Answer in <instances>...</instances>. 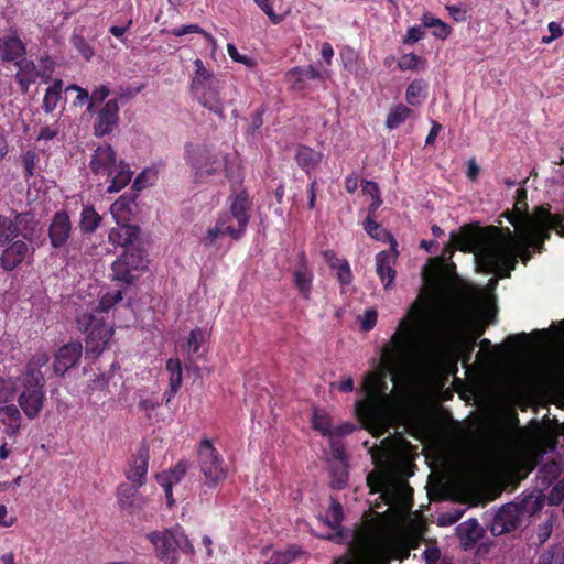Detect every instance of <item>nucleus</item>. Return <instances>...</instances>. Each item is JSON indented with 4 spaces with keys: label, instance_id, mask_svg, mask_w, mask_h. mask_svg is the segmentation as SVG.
Instances as JSON below:
<instances>
[{
    "label": "nucleus",
    "instance_id": "f257e3e1",
    "mask_svg": "<svg viewBox=\"0 0 564 564\" xmlns=\"http://www.w3.org/2000/svg\"><path fill=\"white\" fill-rule=\"evenodd\" d=\"M427 318V305L420 297L410 306L408 315L399 322L391 337V346L382 349L378 369L369 372L364 380L366 399L356 403V411L360 417L371 422L381 419L382 408L390 400L387 393V378L391 377V380H394L402 360L420 350L426 343Z\"/></svg>",
    "mask_w": 564,
    "mask_h": 564
},
{
    "label": "nucleus",
    "instance_id": "f03ea898",
    "mask_svg": "<svg viewBox=\"0 0 564 564\" xmlns=\"http://www.w3.org/2000/svg\"><path fill=\"white\" fill-rule=\"evenodd\" d=\"M512 239L509 227H479L476 224H467L462 226L458 232H451L449 241L443 248V256L452 258L456 249L471 252L484 272L509 278L510 272L517 267L510 249Z\"/></svg>",
    "mask_w": 564,
    "mask_h": 564
},
{
    "label": "nucleus",
    "instance_id": "7ed1b4c3",
    "mask_svg": "<svg viewBox=\"0 0 564 564\" xmlns=\"http://www.w3.org/2000/svg\"><path fill=\"white\" fill-rule=\"evenodd\" d=\"M121 300L122 291L107 293L96 307L77 313V328L86 334V357L95 359L106 349L113 335L112 324L107 321L108 314L110 308Z\"/></svg>",
    "mask_w": 564,
    "mask_h": 564
},
{
    "label": "nucleus",
    "instance_id": "20e7f679",
    "mask_svg": "<svg viewBox=\"0 0 564 564\" xmlns=\"http://www.w3.org/2000/svg\"><path fill=\"white\" fill-rule=\"evenodd\" d=\"M194 74L189 83V93L194 100L219 119H225V101L221 96L223 82L207 69L202 59L194 61Z\"/></svg>",
    "mask_w": 564,
    "mask_h": 564
},
{
    "label": "nucleus",
    "instance_id": "39448f33",
    "mask_svg": "<svg viewBox=\"0 0 564 564\" xmlns=\"http://www.w3.org/2000/svg\"><path fill=\"white\" fill-rule=\"evenodd\" d=\"M90 169L94 174L106 175L110 178L108 193H118L123 189L132 178V171L123 160L117 161L113 148L108 144L99 145L90 160Z\"/></svg>",
    "mask_w": 564,
    "mask_h": 564
},
{
    "label": "nucleus",
    "instance_id": "423d86ee",
    "mask_svg": "<svg viewBox=\"0 0 564 564\" xmlns=\"http://www.w3.org/2000/svg\"><path fill=\"white\" fill-rule=\"evenodd\" d=\"M543 507L539 496L528 495L519 501L503 505L495 514L490 531L494 535H502L517 530L524 518L538 513Z\"/></svg>",
    "mask_w": 564,
    "mask_h": 564
},
{
    "label": "nucleus",
    "instance_id": "0eeeda50",
    "mask_svg": "<svg viewBox=\"0 0 564 564\" xmlns=\"http://www.w3.org/2000/svg\"><path fill=\"white\" fill-rule=\"evenodd\" d=\"M228 154L215 152L206 145L187 151V162L194 170L196 182L207 183L214 177L228 176Z\"/></svg>",
    "mask_w": 564,
    "mask_h": 564
},
{
    "label": "nucleus",
    "instance_id": "6e6552de",
    "mask_svg": "<svg viewBox=\"0 0 564 564\" xmlns=\"http://www.w3.org/2000/svg\"><path fill=\"white\" fill-rule=\"evenodd\" d=\"M147 539L153 545L156 557L165 564H177L180 551L194 553V546L188 538L177 530H155L147 534Z\"/></svg>",
    "mask_w": 564,
    "mask_h": 564
},
{
    "label": "nucleus",
    "instance_id": "1a4fd4ad",
    "mask_svg": "<svg viewBox=\"0 0 564 564\" xmlns=\"http://www.w3.org/2000/svg\"><path fill=\"white\" fill-rule=\"evenodd\" d=\"M482 330L471 334L458 316L451 317L442 329L441 344L446 349L460 355L464 362L471 359L477 339Z\"/></svg>",
    "mask_w": 564,
    "mask_h": 564
},
{
    "label": "nucleus",
    "instance_id": "9d476101",
    "mask_svg": "<svg viewBox=\"0 0 564 564\" xmlns=\"http://www.w3.org/2000/svg\"><path fill=\"white\" fill-rule=\"evenodd\" d=\"M197 455L199 470L204 476V484L208 488H216L228 475V468L224 458L208 438L200 441Z\"/></svg>",
    "mask_w": 564,
    "mask_h": 564
},
{
    "label": "nucleus",
    "instance_id": "9b49d317",
    "mask_svg": "<svg viewBox=\"0 0 564 564\" xmlns=\"http://www.w3.org/2000/svg\"><path fill=\"white\" fill-rule=\"evenodd\" d=\"M371 518L364 519L360 527L354 533V542L365 553L379 550L383 544L386 530L384 513L372 512Z\"/></svg>",
    "mask_w": 564,
    "mask_h": 564
},
{
    "label": "nucleus",
    "instance_id": "f8f14e48",
    "mask_svg": "<svg viewBox=\"0 0 564 564\" xmlns=\"http://www.w3.org/2000/svg\"><path fill=\"white\" fill-rule=\"evenodd\" d=\"M21 383L23 389L18 397L19 408L29 420H34L40 415L46 400L45 382L21 377Z\"/></svg>",
    "mask_w": 564,
    "mask_h": 564
},
{
    "label": "nucleus",
    "instance_id": "ddd939ff",
    "mask_svg": "<svg viewBox=\"0 0 564 564\" xmlns=\"http://www.w3.org/2000/svg\"><path fill=\"white\" fill-rule=\"evenodd\" d=\"M228 214H230L235 218L237 227L227 226L226 230L229 232V237L232 240H240L245 236L248 224L251 218L252 203L249 198L248 193L245 189L238 193H232L228 197Z\"/></svg>",
    "mask_w": 564,
    "mask_h": 564
},
{
    "label": "nucleus",
    "instance_id": "4468645a",
    "mask_svg": "<svg viewBox=\"0 0 564 564\" xmlns=\"http://www.w3.org/2000/svg\"><path fill=\"white\" fill-rule=\"evenodd\" d=\"M511 235L513 236V239L510 241V249L517 262V245H519L527 253H529V249L533 252L542 253L545 250V241L551 238L547 234V229H541L536 224V220L531 219L525 220V230L520 235H516L512 230Z\"/></svg>",
    "mask_w": 564,
    "mask_h": 564
},
{
    "label": "nucleus",
    "instance_id": "2eb2a0df",
    "mask_svg": "<svg viewBox=\"0 0 564 564\" xmlns=\"http://www.w3.org/2000/svg\"><path fill=\"white\" fill-rule=\"evenodd\" d=\"M367 485L372 494L379 492L386 505L392 506L402 498H405L408 494H412V488L406 481H400L399 484H391L381 475L369 474L367 476Z\"/></svg>",
    "mask_w": 564,
    "mask_h": 564
},
{
    "label": "nucleus",
    "instance_id": "dca6fc26",
    "mask_svg": "<svg viewBox=\"0 0 564 564\" xmlns=\"http://www.w3.org/2000/svg\"><path fill=\"white\" fill-rule=\"evenodd\" d=\"M142 486L121 482L116 490L117 503L120 510L129 513H139L147 505V498L143 497L139 489Z\"/></svg>",
    "mask_w": 564,
    "mask_h": 564
},
{
    "label": "nucleus",
    "instance_id": "f3484780",
    "mask_svg": "<svg viewBox=\"0 0 564 564\" xmlns=\"http://www.w3.org/2000/svg\"><path fill=\"white\" fill-rule=\"evenodd\" d=\"M73 224L66 210H58L53 215L48 226V239L52 248H65L70 239Z\"/></svg>",
    "mask_w": 564,
    "mask_h": 564
},
{
    "label": "nucleus",
    "instance_id": "a211bd4d",
    "mask_svg": "<svg viewBox=\"0 0 564 564\" xmlns=\"http://www.w3.org/2000/svg\"><path fill=\"white\" fill-rule=\"evenodd\" d=\"M119 104L117 99L108 100L97 112L93 128L96 137L110 134L119 123Z\"/></svg>",
    "mask_w": 564,
    "mask_h": 564
},
{
    "label": "nucleus",
    "instance_id": "6ab92c4d",
    "mask_svg": "<svg viewBox=\"0 0 564 564\" xmlns=\"http://www.w3.org/2000/svg\"><path fill=\"white\" fill-rule=\"evenodd\" d=\"M82 355L83 346L79 341H70L59 347L52 365L54 373L64 376L69 369L77 366Z\"/></svg>",
    "mask_w": 564,
    "mask_h": 564
},
{
    "label": "nucleus",
    "instance_id": "aec40b11",
    "mask_svg": "<svg viewBox=\"0 0 564 564\" xmlns=\"http://www.w3.org/2000/svg\"><path fill=\"white\" fill-rule=\"evenodd\" d=\"M149 459L150 455L147 446L140 447L131 457L124 470V476L131 484L143 486L147 482Z\"/></svg>",
    "mask_w": 564,
    "mask_h": 564
},
{
    "label": "nucleus",
    "instance_id": "412c9836",
    "mask_svg": "<svg viewBox=\"0 0 564 564\" xmlns=\"http://www.w3.org/2000/svg\"><path fill=\"white\" fill-rule=\"evenodd\" d=\"M26 46L20 39L17 31H11L0 37V59L2 62H13L14 64L24 58Z\"/></svg>",
    "mask_w": 564,
    "mask_h": 564
},
{
    "label": "nucleus",
    "instance_id": "4be33fe9",
    "mask_svg": "<svg viewBox=\"0 0 564 564\" xmlns=\"http://www.w3.org/2000/svg\"><path fill=\"white\" fill-rule=\"evenodd\" d=\"M299 267L293 272V283L297 289L300 295L308 300L312 292L313 272L307 265L305 252L302 251L299 254Z\"/></svg>",
    "mask_w": 564,
    "mask_h": 564
},
{
    "label": "nucleus",
    "instance_id": "5701e85b",
    "mask_svg": "<svg viewBox=\"0 0 564 564\" xmlns=\"http://www.w3.org/2000/svg\"><path fill=\"white\" fill-rule=\"evenodd\" d=\"M208 333L203 327H195L189 332L186 340V350L188 364H194L196 359L203 358L207 351L206 343Z\"/></svg>",
    "mask_w": 564,
    "mask_h": 564
},
{
    "label": "nucleus",
    "instance_id": "b1692460",
    "mask_svg": "<svg viewBox=\"0 0 564 564\" xmlns=\"http://www.w3.org/2000/svg\"><path fill=\"white\" fill-rule=\"evenodd\" d=\"M29 251L28 245L23 240H15L6 248L0 257V265L7 271H12L21 264Z\"/></svg>",
    "mask_w": 564,
    "mask_h": 564
},
{
    "label": "nucleus",
    "instance_id": "393cba45",
    "mask_svg": "<svg viewBox=\"0 0 564 564\" xmlns=\"http://www.w3.org/2000/svg\"><path fill=\"white\" fill-rule=\"evenodd\" d=\"M14 65L18 67L14 80L19 84L20 90L25 94L30 86L34 84L39 77H42V75L37 70L35 63L31 59H26L25 57Z\"/></svg>",
    "mask_w": 564,
    "mask_h": 564
},
{
    "label": "nucleus",
    "instance_id": "a878e982",
    "mask_svg": "<svg viewBox=\"0 0 564 564\" xmlns=\"http://www.w3.org/2000/svg\"><path fill=\"white\" fill-rule=\"evenodd\" d=\"M140 236V227L135 225H122L109 231V242L127 248L134 247Z\"/></svg>",
    "mask_w": 564,
    "mask_h": 564
},
{
    "label": "nucleus",
    "instance_id": "bb28decb",
    "mask_svg": "<svg viewBox=\"0 0 564 564\" xmlns=\"http://www.w3.org/2000/svg\"><path fill=\"white\" fill-rule=\"evenodd\" d=\"M533 217L536 218V224L541 229H547L550 236L554 230L557 235L564 237V216L562 214H552L547 209L540 207Z\"/></svg>",
    "mask_w": 564,
    "mask_h": 564
},
{
    "label": "nucleus",
    "instance_id": "cd10ccee",
    "mask_svg": "<svg viewBox=\"0 0 564 564\" xmlns=\"http://www.w3.org/2000/svg\"><path fill=\"white\" fill-rule=\"evenodd\" d=\"M323 160V153L306 145H299L295 154L297 165L311 175Z\"/></svg>",
    "mask_w": 564,
    "mask_h": 564
},
{
    "label": "nucleus",
    "instance_id": "c85d7f7f",
    "mask_svg": "<svg viewBox=\"0 0 564 564\" xmlns=\"http://www.w3.org/2000/svg\"><path fill=\"white\" fill-rule=\"evenodd\" d=\"M227 226L237 227V223L230 214L224 213L218 217L215 226L207 230L203 240L204 245L213 246L220 236L229 237V232L226 230Z\"/></svg>",
    "mask_w": 564,
    "mask_h": 564
},
{
    "label": "nucleus",
    "instance_id": "c756f323",
    "mask_svg": "<svg viewBox=\"0 0 564 564\" xmlns=\"http://www.w3.org/2000/svg\"><path fill=\"white\" fill-rule=\"evenodd\" d=\"M391 263L392 256L388 251H381L376 256V271L386 289L393 283L397 274Z\"/></svg>",
    "mask_w": 564,
    "mask_h": 564
},
{
    "label": "nucleus",
    "instance_id": "7c9ffc66",
    "mask_svg": "<svg viewBox=\"0 0 564 564\" xmlns=\"http://www.w3.org/2000/svg\"><path fill=\"white\" fill-rule=\"evenodd\" d=\"M166 370L170 373V391L165 393L166 400L165 403L169 404L171 399L175 395L178 389L182 386L183 375H182V364L178 358H169L166 361Z\"/></svg>",
    "mask_w": 564,
    "mask_h": 564
},
{
    "label": "nucleus",
    "instance_id": "2f4dec72",
    "mask_svg": "<svg viewBox=\"0 0 564 564\" xmlns=\"http://www.w3.org/2000/svg\"><path fill=\"white\" fill-rule=\"evenodd\" d=\"M50 361V355L45 351H40L33 355V357L28 361L24 372L22 377L40 380V382H45L44 375L41 371V368L46 366Z\"/></svg>",
    "mask_w": 564,
    "mask_h": 564
},
{
    "label": "nucleus",
    "instance_id": "473e14b6",
    "mask_svg": "<svg viewBox=\"0 0 564 564\" xmlns=\"http://www.w3.org/2000/svg\"><path fill=\"white\" fill-rule=\"evenodd\" d=\"M101 223V216L96 212L94 206L85 205L80 213L79 227L84 234H93L97 230Z\"/></svg>",
    "mask_w": 564,
    "mask_h": 564
},
{
    "label": "nucleus",
    "instance_id": "72a5a7b5",
    "mask_svg": "<svg viewBox=\"0 0 564 564\" xmlns=\"http://www.w3.org/2000/svg\"><path fill=\"white\" fill-rule=\"evenodd\" d=\"M188 462L180 460L173 468L167 471H163L156 475V481L159 484H170L176 485L178 484L185 476L188 469Z\"/></svg>",
    "mask_w": 564,
    "mask_h": 564
},
{
    "label": "nucleus",
    "instance_id": "f704fd0d",
    "mask_svg": "<svg viewBox=\"0 0 564 564\" xmlns=\"http://www.w3.org/2000/svg\"><path fill=\"white\" fill-rule=\"evenodd\" d=\"M111 269L113 280L123 282L126 284H132L134 282L135 276L132 273L134 270L128 264L126 258L122 256L113 261Z\"/></svg>",
    "mask_w": 564,
    "mask_h": 564
},
{
    "label": "nucleus",
    "instance_id": "c9c22d12",
    "mask_svg": "<svg viewBox=\"0 0 564 564\" xmlns=\"http://www.w3.org/2000/svg\"><path fill=\"white\" fill-rule=\"evenodd\" d=\"M427 85L423 79L412 80L405 91V100L411 106H420L426 97Z\"/></svg>",
    "mask_w": 564,
    "mask_h": 564
},
{
    "label": "nucleus",
    "instance_id": "e433bc0d",
    "mask_svg": "<svg viewBox=\"0 0 564 564\" xmlns=\"http://www.w3.org/2000/svg\"><path fill=\"white\" fill-rule=\"evenodd\" d=\"M412 113L413 111L409 107L402 104L395 105L388 112L386 127L389 130H393L402 124Z\"/></svg>",
    "mask_w": 564,
    "mask_h": 564
},
{
    "label": "nucleus",
    "instance_id": "4c0bfd02",
    "mask_svg": "<svg viewBox=\"0 0 564 564\" xmlns=\"http://www.w3.org/2000/svg\"><path fill=\"white\" fill-rule=\"evenodd\" d=\"M364 229L371 238L378 241L387 242L393 240L391 234L370 215L364 221Z\"/></svg>",
    "mask_w": 564,
    "mask_h": 564
},
{
    "label": "nucleus",
    "instance_id": "58836bf2",
    "mask_svg": "<svg viewBox=\"0 0 564 564\" xmlns=\"http://www.w3.org/2000/svg\"><path fill=\"white\" fill-rule=\"evenodd\" d=\"M505 218L517 229L518 235L525 230V220H536L533 215L522 210L521 207L514 206L513 210H507L502 214Z\"/></svg>",
    "mask_w": 564,
    "mask_h": 564
},
{
    "label": "nucleus",
    "instance_id": "ea45409f",
    "mask_svg": "<svg viewBox=\"0 0 564 564\" xmlns=\"http://www.w3.org/2000/svg\"><path fill=\"white\" fill-rule=\"evenodd\" d=\"M121 256L126 258L128 264L135 271H142L147 268V253L143 249L137 248L135 246L127 248Z\"/></svg>",
    "mask_w": 564,
    "mask_h": 564
},
{
    "label": "nucleus",
    "instance_id": "a19ab883",
    "mask_svg": "<svg viewBox=\"0 0 564 564\" xmlns=\"http://www.w3.org/2000/svg\"><path fill=\"white\" fill-rule=\"evenodd\" d=\"M20 228L15 220L0 216V245L4 246L9 242L15 241L19 236Z\"/></svg>",
    "mask_w": 564,
    "mask_h": 564
},
{
    "label": "nucleus",
    "instance_id": "79ce46f5",
    "mask_svg": "<svg viewBox=\"0 0 564 564\" xmlns=\"http://www.w3.org/2000/svg\"><path fill=\"white\" fill-rule=\"evenodd\" d=\"M24 169V180L28 182L31 177L39 174L40 155L33 150H26L21 158Z\"/></svg>",
    "mask_w": 564,
    "mask_h": 564
},
{
    "label": "nucleus",
    "instance_id": "37998d69",
    "mask_svg": "<svg viewBox=\"0 0 564 564\" xmlns=\"http://www.w3.org/2000/svg\"><path fill=\"white\" fill-rule=\"evenodd\" d=\"M344 520L343 507L337 500H332L329 509L327 511V524L337 531V535L341 536L343 529L341 522Z\"/></svg>",
    "mask_w": 564,
    "mask_h": 564
},
{
    "label": "nucleus",
    "instance_id": "c03bdc74",
    "mask_svg": "<svg viewBox=\"0 0 564 564\" xmlns=\"http://www.w3.org/2000/svg\"><path fill=\"white\" fill-rule=\"evenodd\" d=\"M370 452L373 460H376L377 458L391 459L397 453V446L393 440L387 437L381 441L380 446H373Z\"/></svg>",
    "mask_w": 564,
    "mask_h": 564
},
{
    "label": "nucleus",
    "instance_id": "a18cd8bd",
    "mask_svg": "<svg viewBox=\"0 0 564 564\" xmlns=\"http://www.w3.org/2000/svg\"><path fill=\"white\" fill-rule=\"evenodd\" d=\"M313 429L321 432L322 435H332V419L325 411L315 410L312 417Z\"/></svg>",
    "mask_w": 564,
    "mask_h": 564
},
{
    "label": "nucleus",
    "instance_id": "49530a36",
    "mask_svg": "<svg viewBox=\"0 0 564 564\" xmlns=\"http://www.w3.org/2000/svg\"><path fill=\"white\" fill-rule=\"evenodd\" d=\"M70 43L86 61H89L94 56V48L83 35L74 34L70 39Z\"/></svg>",
    "mask_w": 564,
    "mask_h": 564
},
{
    "label": "nucleus",
    "instance_id": "de8ad7c7",
    "mask_svg": "<svg viewBox=\"0 0 564 564\" xmlns=\"http://www.w3.org/2000/svg\"><path fill=\"white\" fill-rule=\"evenodd\" d=\"M15 392V383L11 379L0 378V403L12 401Z\"/></svg>",
    "mask_w": 564,
    "mask_h": 564
},
{
    "label": "nucleus",
    "instance_id": "09e8293b",
    "mask_svg": "<svg viewBox=\"0 0 564 564\" xmlns=\"http://www.w3.org/2000/svg\"><path fill=\"white\" fill-rule=\"evenodd\" d=\"M422 58L414 53L403 54L399 61L398 66L401 70H416Z\"/></svg>",
    "mask_w": 564,
    "mask_h": 564
},
{
    "label": "nucleus",
    "instance_id": "8fccbe9b",
    "mask_svg": "<svg viewBox=\"0 0 564 564\" xmlns=\"http://www.w3.org/2000/svg\"><path fill=\"white\" fill-rule=\"evenodd\" d=\"M227 53L234 62L241 63V64L246 65L247 67L252 68L257 65V62L252 57H249L247 55H241L238 52L235 44H232V43L227 44Z\"/></svg>",
    "mask_w": 564,
    "mask_h": 564
},
{
    "label": "nucleus",
    "instance_id": "3c124183",
    "mask_svg": "<svg viewBox=\"0 0 564 564\" xmlns=\"http://www.w3.org/2000/svg\"><path fill=\"white\" fill-rule=\"evenodd\" d=\"M336 278L341 285H349L351 283L352 272L347 260H343L336 269Z\"/></svg>",
    "mask_w": 564,
    "mask_h": 564
},
{
    "label": "nucleus",
    "instance_id": "603ef678",
    "mask_svg": "<svg viewBox=\"0 0 564 564\" xmlns=\"http://www.w3.org/2000/svg\"><path fill=\"white\" fill-rule=\"evenodd\" d=\"M265 107L261 105L258 107L250 117V123L248 127V132L253 134L257 130H259L263 124V116L265 113Z\"/></svg>",
    "mask_w": 564,
    "mask_h": 564
},
{
    "label": "nucleus",
    "instance_id": "864d4df0",
    "mask_svg": "<svg viewBox=\"0 0 564 564\" xmlns=\"http://www.w3.org/2000/svg\"><path fill=\"white\" fill-rule=\"evenodd\" d=\"M110 94V90L107 86L101 85L93 90L90 95V101L87 107L88 112H94V102H102Z\"/></svg>",
    "mask_w": 564,
    "mask_h": 564
},
{
    "label": "nucleus",
    "instance_id": "5fc2aeb1",
    "mask_svg": "<svg viewBox=\"0 0 564 564\" xmlns=\"http://www.w3.org/2000/svg\"><path fill=\"white\" fill-rule=\"evenodd\" d=\"M0 414L4 416L7 422H22L20 409L11 403L0 408Z\"/></svg>",
    "mask_w": 564,
    "mask_h": 564
},
{
    "label": "nucleus",
    "instance_id": "6e6d98bb",
    "mask_svg": "<svg viewBox=\"0 0 564 564\" xmlns=\"http://www.w3.org/2000/svg\"><path fill=\"white\" fill-rule=\"evenodd\" d=\"M378 313L375 308H369L365 312L360 322V329L364 332H370L373 329L377 323Z\"/></svg>",
    "mask_w": 564,
    "mask_h": 564
},
{
    "label": "nucleus",
    "instance_id": "4d7b16f0",
    "mask_svg": "<svg viewBox=\"0 0 564 564\" xmlns=\"http://www.w3.org/2000/svg\"><path fill=\"white\" fill-rule=\"evenodd\" d=\"M285 79L289 82L292 90H303L306 87L305 77L300 74H293L292 68L285 74Z\"/></svg>",
    "mask_w": 564,
    "mask_h": 564
},
{
    "label": "nucleus",
    "instance_id": "13d9d810",
    "mask_svg": "<svg viewBox=\"0 0 564 564\" xmlns=\"http://www.w3.org/2000/svg\"><path fill=\"white\" fill-rule=\"evenodd\" d=\"M254 2L269 17L273 24H278L283 20L282 15L274 12L269 0H254Z\"/></svg>",
    "mask_w": 564,
    "mask_h": 564
},
{
    "label": "nucleus",
    "instance_id": "bf43d9fd",
    "mask_svg": "<svg viewBox=\"0 0 564 564\" xmlns=\"http://www.w3.org/2000/svg\"><path fill=\"white\" fill-rule=\"evenodd\" d=\"M292 73L303 75L305 77V79H322L323 78L322 73L312 65H308L306 67H301V66L292 67Z\"/></svg>",
    "mask_w": 564,
    "mask_h": 564
},
{
    "label": "nucleus",
    "instance_id": "052dcab7",
    "mask_svg": "<svg viewBox=\"0 0 564 564\" xmlns=\"http://www.w3.org/2000/svg\"><path fill=\"white\" fill-rule=\"evenodd\" d=\"M529 340V334L527 333H519V334H513V335H509L507 338H506V344L508 346H510L511 348H519L523 345H525Z\"/></svg>",
    "mask_w": 564,
    "mask_h": 564
},
{
    "label": "nucleus",
    "instance_id": "680f3d73",
    "mask_svg": "<svg viewBox=\"0 0 564 564\" xmlns=\"http://www.w3.org/2000/svg\"><path fill=\"white\" fill-rule=\"evenodd\" d=\"M294 556L290 552H274L264 564H290Z\"/></svg>",
    "mask_w": 564,
    "mask_h": 564
},
{
    "label": "nucleus",
    "instance_id": "e2e57ef3",
    "mask_svg": "<svg viewBox=\"0 0 564 564\" xmlns=\"http://www.w3.org/2000/svg\"><path fill=\"white\" fill-rule=\"evenodd\" d=\"M59 99V96L46 91L43 98V110L46 113L53 112L56 109Z\"/></svg>",
    "mask_w": 564,
    "mask_h": 564
},
{
    "label": "nucleus",
    "instance_id": "0e129e2a",
    "mask_svg": "<svg viewBox=\"0 0 564 564\" xmlns=\"http://www.w3.org/2000/svg\"><path fill=\"white\" fill-rule=\"evenodd\" d=\"M425 32L422 26H411L404 39L405 44H413L423 39Z\"/></svg>",
    "mask_w": 564,
    "mask_h": 564
},
{
    "label": "nucleus",
    "instance_id": "69168bd1",
    "mask_svg": "<svg viewBox=\"0 0 564 564\" xmlns=\"http://www.w3.org/2000/svg\"><path fill=\"white\" fill-rule=\"evenodd\" d=\"M549 499L551 503L557 505L564 499V479L558 481L551 490Z\"/></svg>",
    "mask_w": 564,
    "mask_h": 564
},
{
    "label": "nucleus",
    "instance_id": "338daca9",
    "mask_svg": "<svg viewBox=\"0 0 564 564\" xmlns=\"http://www.w3.org/2000/svg\"><path fill=\"white\" fill-rule=\"evenodd\" d=\"M202 32V28L197 24H188V25H182L180 28H175L171 31V33L174 36H183L189 33H197L199 34Z\"/></svg>",
    "mask_w": 564,
    "mask_h": 564
},
{
    "label": "nucleus",
    "instance_id": "774afa93",
    "mask_svg": "<svg viewBox=\"0 0 564 564\" xmlns=\"http://www.w3.org/2000/svg\"><path fill=\"white\" fill-rule=\"evenodd\" d=\"M322 256H323V259L325 260V262L329 265V268H332L333 270H336L338 268V265L343 262V260H340L337 254L335 253V251L330 250V249H327V250H324L322 252Z\"/></svg>",
    "mask_w": 564,
    "mask_h": 564
}]
</instances>
